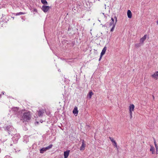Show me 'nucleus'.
<instances>
[{
	"mask_svg": "<svg viewBox=\"0 0 158 158\" xmlns=\"http://www.w3.org/2000/svg\"><path fill=\"white\" fill-rule=\"evenodd\" d=\"M4 130L7 132L9 135H12L16 133V131L12 126L8 125L4 127Z\"/></svg>",
	"mask_w": 158,
	"mask_h": 158,
	"instance_id": "nucleus-1",
	"label": "nucleus"
},
{
	"mask_svg": "<svg viewBox=\"0 0 158 158\" xmlns=\"http://www.w3.org/2000/svg\"><path fill=\"white\" fill-rule=\"evenodd\" d=\"M23 122L29 121L31 118V116L29 112H25L24 113L23 116L22 117Z\"/></svg>",
	"mask_w": 158,
	"mask_h": 158,
	"instance_id": "nucleus-2",
	"label": "nucleus"
},
{
	"mask_svg": "<svg viewBox=\"0 0 158 158\" xmlns=\"http://www.w3.org/2000/svg\"><path fill=\"white\" fill-rule=\"evenodd\" d=\"M14 136L12 137V139L13 142L15 143H17L20 138V135L19 134H17L16 133L14 134Z\"/></svg>",
	"mask_w": 158,
	"mask_h": 158,
	"instance_id": "nucleus-3",
	"label": "nucleus"
},
{
	"mask_svg": "<svg viewBox=\"0 0 158 158\" xmlns=\"http://www.w3.org/2000/svg\"><path fill=\"white\" fill-rule=\"evenodd\" d=\"M12 111L13 113L16 115L18 117H19V116L20 114V112L19 111V108H18L17 107L13 108L12 109Z\"/></svg>",
	"mask_w": 158,
	"mask_h": 158,
	"instance_id": "nucleus-4",
	"label": "nucleus"
},
{
	"mask_svg": "<svg viewBox=\"0 0 158 158\" xmlns=\"http://www.w3.org/2000/svg\"><path fill=\"white\" fill-rule=\"evenodd\" d=\"M135 106L133 104H131L129 106V113L131 116V118H132V112L134 110Z\"/></svg>",
	"mask_w": 158,
	"mask_h": 158,
	"instance_id": "nucleus-5",
	"label": "nucleus"
},
{
	"mask_svg": "<svg viewBox=\"0 0 158 158\" xmlns=\"http://www.w3.org/2000/svg\"><path fill=\"white\" fill-rule=\"evenodd\" d=\"M50 7L48 6L43 5L42 6V9L44 12H47L49 9Z\"/></svg>",
	"mask_w": 158,
	"mask_h": 158,
	"instance_id": "nucleus-6",
	"label": "nucleus"
},
{
	"mask_svg": "<svg viewBox=\"0 0 158 158\" xmlns=\"http://www.w3.org/2000/svg\"><path fill=\"white\" fill-rule=\"evenodd\" d=\"M114 18L115 19V23H114V20L113 18L112 17L111 18V21L110 22V24H109V25L110 26H111L112 25H115L116 23V22L117 21V18L116 16L114 17Z\"/></svg>",
	"mask_w": 158,
	"mask_h": 158,
	"instance_id": "nucleus-7",
	"label": "nucleus"
},
{
	"mask_svg": "<svg viewBox=\"0 0 158 158\" xmlns=\"http://www.w3.org/2000/svg\"><path fill=\"white\" fill-rule=\"evenodd\" d=\"M82 144L80 149V150H84L85 149L86 144L85 143V141L84 140H82Z\"/></svg>",
	"mask_w": 158,
	"mask_h": 158,
	"instance_id": "nucleus-8",
	"label": "nucleus"
},
{
	"mask_svg": "<svg viewBox=\"0 0 158 158\" xmlns=\"http://www.w3.org/2000/svg\"><path fill=\"white\" fill-rule=\"evenodd\" d=\"M147 35H144V36L141 38L140 40V42L142 44H143L144 41L147 38Z\"/></svg>",
	"mask_w": 158,
	"mask_h": 158,
	"instance_id": "nucleus-9",
	"label": "nucleus"
},
{
	"mask_svg": "<svg viewBox=\"0 0 158 158\" xmlns=\"http://www.w3.org/2000/svg\"><path fill=\"white\" fill-rule=\"evenodd\" d=\"M69 150H67L64 152V158H67L70 152Z\"/></svg>",
	"mask_w": 158,
	"mask_h": 158,
	"instance_id": "nucleus-10",
	"label": "nucleus"
},
{
	"mask_svg": "<svg viewBox=\"0 0 158 158\" xmlns=\"http://www.w3.org/2000/svg\"><path fill=\"white\" fill-rule=\"evenodd\" d=\"M73 113L75 116H77L78 113V111L77 110V107H75L73 111Z\"/></svg>",
	"mask_w": 158,
	"mask_h": 158,
	"instance_id": "nucleus-11",
	"label": "nucleus"
},
{
	"mask_svg": "<svg viewBox=\"0 0 158 158\" xmlns=\"http://www.w3.org/2000/svg\"><path fill=\"white\" fill-rule=\"evenodd\" d=\"M152 77L154 78L157 79L158 78V71L156 72L154 74H152Z\"/></svg>",
	"mask_w": 158,
	"mask_h": 158,
	"instance_id": "nucleus-12",
	"label": "nucleus"
},
{
	"mask_svg": "<svg viewBox=\"0 0 158 158\" xmlns=\"http://www.w3.org/2000/svg\"><path fill=\"white\" fill-rule=\"evenodd\" d=\"M44 113V110L43 109L40 110L38 112V115L39 116H42Z\"/></svg>",
	"mask_w": 158,
	"mask_h": 158,
	"instance_id": "nucleus-13",
	"label": "nucleus"
},
{
	"mask_svg": "<svg viewBox=\"0 0 158 158\" xmlns=\"http://www.w3.org/2000/svg\"><path fill=\"white\" fill-rule=\"evenodd\" d=\"M127 15L129 18H131L132 17V13L130 10H128L127 11Z\"/></svg>",
	"mask_w": 158,
	"mask_h": 158,
	"instance_id": "nucleus-14",
	"label": "nucleus"
},
{
	"mask_svg": "<svg viewBox=\"0 0 158 158\" xmlns=\"http://www.w3.org/2000/svg\"><path fill=\"white\" fill-rule=\"evenodd\" d=\"M106 47L105 46L103 49L102 50V51L101 53V54H100V55H102V56H103V55L105 52H106Z\"/></svg>",
	"mask_w": 158,
	"mask_h": 158,
	"instance_id": "nucleus-15",
	"label": "nucleus"
},
{
	"mask_svg": "<svg viewBox=\"0 0 158 158\" xmlns=\"http://www.w3.org/2000/svg\"><path fill=\"white\" fill-rule=\"evenodd\" d=\"M47 150L45 149V148H43L40 150V153H43L44 152L46 151Z\"/></svg>",
	"mask_w": 158,
	"mask_h": 158,
	"instance_id": "nucleus-16",
	"label": "nucleus"
},
{
	"mask_svg": "<svg viewBox=\"0 0 158 158\" xmlns=\"http://www.w3.org/2000/svg\"><path fill=\"white\" fill-rule=\"evenodd\" d=\"M150 151L152 152V153L154 154L155 152V149L154 147L151 146Z\"/></svg>",
	"mask_w": 158,
	"mask_h": 158,
	"instance_id": "nucleus-17",
	"label": "nucleus"
},
{
	"mask_svg": "<svg viewBox=\"0 0 158 158\" xmlns=\"http://www.w3.org/2000/svg\"><path fill=\"white\" fill-rule=\"evenodd\" d=\"M93 94V93L91 91L90 92H89V93L88 95V96L89 98H91L92 95Z\"/></svg>",
	"mask_w": 158,
	"mask_h": 158,
	"instance_id": "nucleus-18",
	"label": "nucleus"
},
{
	"mask_svg": "<svg viewBox=\"0 0 158 158\" xmlns=\"http://www.w3.org/2000/svg\"><path fill=\"white\" fill-rule=\"evenodd\" d=\"M41 2L44 5H47L48 4V2L46 0H41Z\"/></svg>",
	"mask_w": 158,
	"mask_h": 158,
	"instance_id": "nucleus-19",
	"label": "nucleus"
},
{
	"mask_svg": "<svg viewBox=\"0 0 158 158\" xmlns=\"http://www.w3.org/2000/svg\"><path fill=\"white\" fill-rule=\"evenodd\" d=\"M25 14L24 13L22 12H20L19 13H16L15 14V15L16 16L17 15H24Z\"/></svg>",
	"mask_w": 158,
	"mask_h": 158,
	"instance_id": "nucleus-20",
	"label": "nucleus"
},
{
	"mask_svg": "<svg viewBox=\"0 0 158 158\" xmlns=\"http://www.w3.org/2000/svg\"><path fill=\"white\" fill-rule=\"evenodd\" d=\"M142 44L140 42L138 44H136L135 45V46L137 48H138L140 47L141 45Z\"/></svg>",
	"mask_w": 158,
	"mask_h": 158,
	"instance_id": "nucleus-21",
	"label": "nucleus"
},
{
	"mask_svg": "<svg viewBox=\"0 0 158 158\" xmlns=\"http://www.w3.org/2000/svg\"><path fill=\"white\" fill-rule=\"evenodd\" d=\"M53 145L51 144L49 145L48 146L45 147V149L47 150L51 148L52 146Z\"/></svg>",
	"mask_w": 158,
	"mask_h": 158,
	"instance_id": "nucleus-22",
	"label": "nucleus"
},
{
	"mask_svg": "<svg viewBox=\"0 0 158 158\" xmlns=\"http://www.w3.org/2000/svg\"><path fill=\"white\" fill-rule=\"evenodd\" d=\"M112 27L111 28V29L110 31L111 32H113V31L114 29L115 25H112Z\"/></svg>",
	"mask_w": 158,
	"mask_h": 158,
	"instance_id": "nucleus-23",
	"label": "nucleus"
},
{
	"mask_svg": "<svg viewBox=\"0 0 158 158\" xmlns=\"http://www.w3.org/2000/svg\"><path fill=\"white\" fill-rule=\"evenodd\" d=\"M31 11L33 12H37V10L35 8H33L31 10Z\"/></svg>",
	"mask_w": 158,
	"mask_h": 158,
	"instance_id": "nucleus-24",
	"label": "nucleus"
},
{
	"mask_svg": "<svg viewBox=\"0 0 158 158\" xmlns=\"http://www.w3.org/2000/svg\"><path fill=\"white\" fill-rule=\"evenodd\" d=\"M109 138L112 143H113L115 141L112 137H110Z\"/></svg>",
	"mask_w": 158,
	"mask_h": 158,
	"instance_id": "nucleus-25",
	"label": "nucleus"
},
{
	"mask_svg": "<svg viewBox=\"0 0 158 158\" xmlns=\"http://www.w3.org/2000/svg\"><path fill=\"white\" fill-rule=\"evenodd\" d=\"M113 143H114L113 145H114V146L115 147H117V143L115 141Z\"/></svg>",
	"mask_w": 158,
	"mask_h": 158,
	"instance_id": "nucleus-26",
	"label": "nucleus"
},
{
	"mask_svg": "<svg viewBox=\"0 0 158 158\" xmlns=\"http://www.w3.org/2000/svg\"><path fill=\"white\" fill-rule=\"evenodd\" d=\"M153 140H154V145H157V144L156 143V141L155 139L154 138H153Z\"/></svg>",
	"mask_w": 158,
	"mask_h": 158,
	"instance_id": "nucleus-27",
	"label": "nucleus"
},
{
	"mask_svg": "<svg viewBox=\"0 0 158 158\" xmlns=\"http://www.w3.org/2000/svg\"><path fill=\"white\" fill-rule=\"evenodd\" d=\"M4 158H11L10 156H6Z\"/></svg>",
	"mask_w": 158,
	"mask_h": 158,
	"instance_id": "nucleus-28",
	"label": "nucleus"
},
{
	"mask_svg": "<svg viewBox=\"0 0 158 158\" xmlns=\"http://www.w3.org/2000/svg\"><path fill=\"white\" fill-rule=\"evenodd\" d=\"M156 154H158V148L156 149Z\"/></svg>",
	"mask_w": 158,
	"mask_h": 158,
	"instance_id": "nucleus-29",
	"label": "nucleus"
},
{
	"mask_svg": "<svg viewBox=\"0 0 158 158\" xmlns=\"http://www.w3.org/2000/svg\"><path fill=\"white\" fill-rule=\"evenodd\" d=\"M102 55H100V58H99V61H100L101 60V59H102Z\"/></svg>",
	"mask_w": 158,
	"mask_h": 158,
	"instance_id": "nucleus-30",
	"label": "nucleus"
},
{
	"mask_svg": "<svg viewBox=\"0 0 158 158\" xmlns=\"http://www.w3.org/2000/svg\"><path fill=\"white\" fill-rule=\"evenodd\" d=\"M71 30V28L70 26H69L68 28V31H69Z\"/></svg>",
	"mask_w": 158,
	"mask_h": 158,
	"instance_id": "nucleus-31",
	"label": "nucleus"
},
{
	"mask_svg": "<svg viewBox=\"0 0 158 158\" xmlns=\"http://www.w3.org/2000/svg\"><path fill=\"white\" fill-rule=\"evenodd\" d=\"M155 148H156V149H157V148H158V146L157 145H155Z\"/></svg>",
	"mask_w": 158,
	"mask_h": 158,
	"instance_id": "nucleus-32",
	"label": "nucleus"
},
{
	"mask_svg": "<svg viewBox=\"0 0 158 158\" xmlns=\"http://www.w3.org/2000/svg\"><path fill=\"white\" fill-rule=\"evenodd\" d=\"M4 93H5V92H2V95H4Z\"/></svg>",
	"mask_w": 158,
	"mask_h": 158,
	"instance_id": "nucleus-33",
	"label": "nucleus"
},
{
	"mask_svg": "<svg viewBox=\"0 0 158 158\" xmlns=\"http://www.w3.org/2000/svg\"><path fill=\"white\" fill-rule=\"evenodd\" d=\"M156 23L157 24H158V20L157 21Z\"/></svg>",
	"mask_w": 158,
	"mask_h": 158,
	"instance_id": "nucleus-34",
	"label": "nucleus"
},
{
	"mask_svg": "<svg viewBox=\"0 0 158 158\" xmlns=\"http://www.w3.org/2000/svg\"><path fill=\"white\" fill-rule=\"evenodd\" d=\"M1 96H2V95H1V94H0V98H1Z\"/></svg>",
	"mask_w": 158,
	"mask_h": 158,
	"instance_id": "nucleus-35",
	"label": "nucleus"
},
{
	"mask_svg": "<svg viewBox=\"0 0 158 158\" xmlns=\"http://www.w3.org/2000/svg\"><path fill=\"white\" fill-rule=\"evenodd\" d=\"M88 127H89V126H86Z\"/></svg>",
	"mask_w": 158,
	"mask_h": 158,
	"instance_id": "nucleus-36",
	"label": "nucleus"
},
{
	"mask_svg": "<svg viewBox=\"0 0 158 158\" xmlns=\"http://www.w3.org/2000/svg\"><path fill=\"white\" fill-rule=\"evenodd\" d=\"M153 99H154V96H153Z\"/></svg>",
	"mask_w": 158,
	"mask_h": 158,
	"instance_id": "nucleus-37",
	"label": "nucleus"
},
{
	"mask_svg": "<svg viewBox=\"0 0 158 158\" xmlns=\"http://www.w3.org/2000/svg\"><path fill=\"white\" fill-rule=\"evenodd\" d=\"M36 123H39V122H36Z\"/></svg>",
	"mask_w": 158,
	"mask_h": 158,
	"instance_id": "nucleus-38",
	"label": "nucleus"
},
{
	"mask_svg": "<svg viewBox=\"0 0 158 158\" xmlns=\"http://www.w3.org/2000/svg\"><path fill=\"white\" fill-rule=\"evenodd\" d=\"M12 144H10V146H12Z\"/></svg>",
	"mask_w": 158,
	"mask_h": 158,
	"instance_id": "nucleus-39",
	"label": "nucleus"
},
{
	"mask_svg": "<svg viewBox=\"0 0 158 158\" xmlns=\"http://www.w3.org/2000/svg\"><path fill=\"white\" fill-rule=\"evenodd\" d=\"M12 18H13V19H14V17H12Z\"/></svg>",
	"mask_w": 158,
	"mask_h": 158,
	"instance_id": "nucleus-40",
	"label": "nucleus"
}]
</instances>
